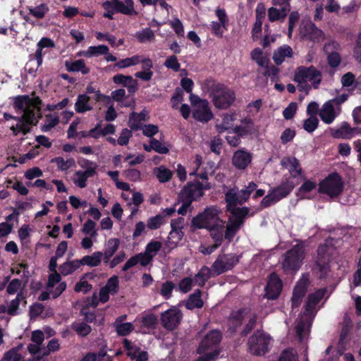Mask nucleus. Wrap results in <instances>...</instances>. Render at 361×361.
<instances>
[{"instance_id":"42","label":"nucleus","mask_w":361,"mask_h":361,"mask_svg":"<svg viewBox=\"0 0 361 361\" xmlns=\"http://www.w3.org/2000/svg\"><path fill=\"white\" fill-rule=\"evenodd\" d=\"M93 176L94 175L85 172L82 170H78L73 173L72 180L78 188H85L87 185V179Z\"/></svg>"},{"instance_id":"36","label":"nucleus","mask_w":361,"mask_h":361,"mask_svg":"<svg viewBox=\"0 0 361 361\" xmlns=\"http://www.w3.org/2000/svg\"><path fill=\"white\" fill-rule=\"evenodd\" d=\"M116 1V11L127 16H136L137 12L134 8L133 0H123Z\"/></svg>"},{"instance_id":"25","label":"nucleus","mask_w":361,"mask_h":361,"mask_svg":"<svg viewBox=\"0 0 361 361\" xmlns=\"http://www.w3.org/2000/svg\"><path fill=\"white\" fill-rule=\"evenodd\" d=\"M252 154L243 149L236 151L233 156L232 163L238 169H245L251 163Z\"/></svg>"},{"instance_id":"63","label":"nucleus","mask_w":361,"mask_h":361,"mask_svg":"<svg viewBox=\"0 0 361 361\" xmlns=\"http://www.w3.org/2000/svg\"><path fill=\"white\" fill-rule=\"evenodd\" d=\"M278 361H298V353L293 348L284 350Z\"/></svg>"},{"instance_id":"7","label":"nucleus","mask_w":361,"mask_h":361,"mask_svg":"<svg viewBox=\"0 0 361 361\" xmlns=\"http://www.w3.org/2000/svg\"><path fill=\"white\" fill-rule=\"evenodd\" d=\"M294 80L302 90L308 88V82L317 87L322 80V74L314 66H300L295 73Z\"/></svg>"},{"instance_id":"52","label":"nucleus","mask_w":361,"mask_h":361,"mask_svg":"<svg viewBox=\"0 0 361 361\" xmlns=\"http://www.w3.org/2000/svg\"><path fill=\"white\" fill-rule=\"evenodd\" d=\"M176 284L171 281H166L161 283L159 293L166 300L171 298Z\"/></svg>"},{"instance_id":"47","label":"nucleus","mask_w":361,"mask_h":361,"mask_svg":"<svg viewBox=\"0 0 361 361\" xmlns=\"http://www.w3.org/2000/svg\"><path fill=\"white\" fill-rule=\"evenodd\" d=\"M25 297L23 293H18L16 298L11 300L7 306V312L11 315H15L18 313L20 303L22 302L25 304Z\"/></svg>"},{"instance_id":"33","label":"nucleus","mask_w":361,"mask_h":361,"mask_svg":"<svg viewBox=\"0 0 361 361\" xmlns=\"http://www.w3.org/2000/svg\"><path fill=\"white\" fill-rule=\"evenodd\" d=\"M350 126L347 122H343L338 128L330 130L331 135L336 139H351Z\"/></svg>"},{"instance_id":"54","label":"nucleus","mask_w":361,"mask_h":361,"mask_svg":"<svg viewBox=\"0 0 361 361\" xmlns=\"http://www.w3.org/2000/svg\"><path fill=\"white\" fill-rule=\"evenodd\" d=\"M251 58L259 66L264 67L268 64V59L264 56L262 50L259 48H256L251 52Z\"/></svg>"},{"instance_id":"23","label":"nucleus","mask_w":361,"mask_h":361,"mask_svg":"<svg viewBox=\"0 0 361 361\" xmlns=\"http://www.w3.org/2000/svg\"><path fill=\"white\" fill-rule=\"evenodd\" d=\"M308 281V275H303L297 283L293 290L292 296L293 307H298L301 303L302 299L304 297L307 290Z\"/></svg>"},{"instance_id":"27","label":"nucleus","mask_w":361,"mask_h":361,"mask_svg":"<svg viewBox=\"0 0 361 361\" xmlns=\"http://www.w3.org/2000/svg\"><path fill=\"white\" fill-rule=\"evenodd\" d=\"M293 56V50L288 44H283L277 48L273 54V60L276 65H281L287 59H290Z\"/></svg>"},{"instance_id":"20","label":"nucleus","mask_w":361,"mask_h":361,"mask_svg":"<svg viewBox=\"0 0 361 361\" xmlns=\"http://www.w3.org/2000/svg\"><path fill=\"white\" fill-rule=\"evenodd\" d=\"M340 113L341 106H336L333 101L329 100L322 105L319 111V115L324 123L330 124L333 123Z\"/></svg>"},{"instance_id":"50","label":"nucleus","mask_w":361,"mask_h":361,"mask_svg":"<svg viewBox=\"0 0 361 361\" xmlns=\"http://www.w3.org/2000/svg\"><path fill=\"white\" fill-rule=\"evenodd\" d=\"M154 173L156 175L160 183L168 182L172 177L171 171L164 166L155 168L154 169Z\"/></svg>"},{"instance_id":"21","label":"nucleus","mask_w":361,"mask_h":361,"mask_svg":"<svg viewBox=\"0 0 361 361\" xmlns=\"http://www.w3.org/2000/svg\"><path fill=\"white\" fill-rule=\"evenodd\" d=\"M281 289L282 283L280 279L276 274H271L265 288V296L268 299H276L279 295Z\"/></svg>"},{"instance_id":"22","label":"nucleus","mask_w":361,"mask_h":361,"mask_svg":"<svg viewBox=\"0 0 361 361\" xmlns=\"http://www.w3.org/2000/svg\"><path fill=\"white\" fill-rule=\"evenodd\" d=\"M123 345L127 350V355L131 360L135 361H147L148 354L142 350L136 344L131 343L127 339H124Z\"/></svg>"},{"instance_id":"55","label":"nucleus","mask_w":361,"mask_h":361,"mask_svg":"<svg viewBox=\"0 0 361 361\" xmlns=\"http://www.w3.org/2000/svg\"><path fill=\"white\" fill-rule=\"evenodd\" d=\"M136 37L142 43L152 42L154 39V33L153 30L149 28H145L140 31L137 32Z\"/></svg>"},{"instance_id":"56","label":"nucleus","mask_w":361,"mask_h":361,"mask_svg":"<svg viewBox=\"0 0 361 361\" xmlns=\"http://www.w3.org/2000/svg\"><path fill=\"white\" fill-rule=\"evenodd\" d=\"M59 116L56 114H49L46 116L44 125L42 126L43 132H48L55 127L59 123Z\"/></svg>"},{"instance_id":"43","label":"nucleus","mask_w":361,"mask_h":361,"mask_svg":"<svg viewBox=\"0 0 361 361\" xmlns=\"http://www.w3.org/2000/svg\"><path fill=\"white\" fill-rule=\"evenodd\" d=\"M252 127L253 125L251 119L245 118L241 120L239 126H236L234 128L233 133L243 137L251 133Z\"/></svg>"},{"instance_id":"39","label":"nucleus","mask_w":361,"mask_h":361,"mask_svg":"<svg viewBox=\"0 0 361 361\" xmlns=\"http://www.w3.org/2000/svg\"><path fill=\"white\" fill-rule=\"evenodd\" d=\"M289 11L286 6L285 8L272 6L268 10L269 20L271 22L282 21Z\"/></svg>"},{"instance_id":"8","label":"nucleus","mask_w":361,"mask_h":361,"mask_svg":"<svg viewBox=\"0 0 361 361\" xmlns=\"http://www.w3.org/2000/svg\"><path fill=\"white\" fill-rule=\"evenodd\" d=\"M212 97L214 106L218 109H227L235 101L234 92L221 84L212 87Z\"/></svg>"},{"instance_id":"46","label":"nucleus","mask_w":361,"mask_h":361,"mask_svg":"<svg viewBox=\"0 0 361 361\" xmlns=\"http://www.w3.org/2000/svg\"><path fill=\"white\" fill-rule=\"evenodd\" d=\"M67 70L71 72L80 71L83 74L89 73V68L85 66V61L82 59H78L73 62L66 63Z\"/></svg>"},{"instance_id":"44","label":"nucleus","mask_w":361,"mask_h":361,"mask_svg":"<svg viewBox=\"0 0 361 361\" xmlns=\"http://www.w3.org/2000/svg\"><path fill=\"white\" fill-rule=\"evenodd\" d=\"M147 113L142 111L140 114L132 113L129 118V126L133 130L141 128L142 122L145 121Z\"/></svg>"},{"instance_id":"15","label":"nucleus","mask_w":361,"mask_h":361,"mask_svg":"<svg viewBox=\"0 0 361 361\" xmlns=\"http://www.w3.org/2000/svg\"><path fill=\"white\" fill-rule=\"evenodd\" d=\"M249 311L243 309L238 311H233L228 321V330L231 333L235 331L236 328L241 325L242 322L246 319H249L248 323L246 324L245 334H247L255 325L256 316H248Z\"/></svg>"},{"instance_id":"29","label":"nucleus","mask_w":361,"mask_h":361,"mask_svg":"<svg viewBox=\"0 0 361 361\" xmlns=\"http://www.w3.org/2000/svg\"><path fill=\"white\" fill-rule=\"evenodd\" d=\"M37 50L35 54V58L37 61V67L42 63V58L45 52H43L44 48H52L55 47V44L52 39L48 37H42L37 44Z\"/></svg>"},{"instance_id":"3","label":"nucleus","mask_w":361,"mask_h":361,"mask_svg":"<svg viewBox=\"0 0 361 361\" xmlns=\"http://www.w3.org/2000/svg\"><path fill=\"white\" fill-rule=\"evenodd\" d=\"M332 242V238L326 239L325 243L318 247L317 255L312 269L313 274L318 278H325L330 271L329 262L333 250Z\"/></svg>"},{"instance_id":"62","label":"nucleus","mask_w":361,"mask_h":361,"mask_svg":"<svg viewBox=\"0 0 361 361\" xmlns=\"http://www.w3.org/2000/svg\"><path fill=\"white\" fill-rule=\"evenodd\" d=\"M165 223V219L163 215H156L151 217L147 220V226L151 230L159 228L161 225Z\"/></svg>"},{"instance_id":"48","label":"nucleus","mask_w":361,"mask_h":361,"mask_svg":"<svg viewBox=\"0 0 361 361\" xmlns=\"http://www.w3.org/2000/svg\"><path fill=\"white\" fill-rule=\"evenodd\" d=\"M81 266L80 260L66 262L60 266L59 270L63 275H69L79 269Z\"/></svg>"},{"instance_id":"24","label":"nucleus","mask_w":361,"mask_h":361,"mask_svg":"<svg viewBox=\"0 0 361 361\" xmlns=\"http://www.w3.org/2000/svg\"><path fill=\"white\" fill-rule=\"evenodd\" d=\"M44 340V333L41 330H35L32 332V343L27 345L28 352L34 355H40L43 350L42 343Z\"/></svg>"},{"instance_id":"58","label":"nucleus","mask_w":361,"mask_h":361,"mask_svg":"<svg viewBox=\"0 0 361 361\" xmlns=\"http://www.w3.org/2000/svg\"><path fill=\"white\" fill-rule=\"evenodd\" d=\"M78 163L80 167L84 169L83 171L94 176L96 174L98 165L95 162L83 159L79 161Z\"/></svg>"},{"instance_id":"59","label":"nucleus","mask_w":361,"mask_h":361,"mask_svg":"<svg viewBox=\"0 0 361 361\" xmlns=\"http://www.w3.org/2000/svg\"><path fill=\"white\" fill-rule=\"evenodd\" d=\"M224 226L219 228L208 229L210 232L212 238L214 241V245L219 247L221 245L224 238Z\"/></svg>"},{"instance_id":"16","label":"nucleus","mask_w":361,"mask_h":361,"mask_svg":"<svg viewBox=\"0 0 361 361\" xmlns=\"http://www.w3.org/2000/svg\"><path fill=\"white\" fill-rule=\"evenodd\" d=\"M210 188L207 182L200 183L198 181L188 183L179 194L180 200H187L188 202H192L202 197L204 190Z\"/></svg>"},{"instance_id":"1","label":"nucleus","mask_w":361,"mask_h":361,"mask_svg":"<svg viewBox=\"0 0 361 361\" xmlns=\"http://www.w3.org/2000/svg\"><path fill=\"white\" fill-rule=\"evenodd\" d=\"M39 101L30 98L27 95L19 96L14 99V106L22 114L20 117H14L4 113L5 120L13 119L16 123H11V130L15 135L22 133L23 135L28 133L32 126L37 123L40 117Z\"/></svg>"},{"instance_id":"28","label":"nucleus","mask_w":361,"mask_h":361,"mask_svg":"<svg viewBox=\"0 0 361 361\" xmlns=\"http://www.w3.org/2000/svg\"><path fill=\"white\" fill-rule=\"evenodd\" d=\"M242 193L240 191L237 190L235 188L229 190L226 194V200L227 202L228 210L232 213L233 208H237V204H242L245 202V200H241Z\"/></svg>"},{"instance_id":"53","label":"nucleus","mask_w":361,"mask_h":361,"mask_svg":"<svg viewBox=\"0 0 361 361\" xmlns=\"http://www.w3.org/2000/svg\"><path fill=\"white\" fill-rule=\"evenodd\" d=\"M82 232L87 235L97 238L98 233L96 229V223L92 219H87L83 224Z\"/></svg>"},{"instance_id":"2","label":"nucleus","mask_w":361,"mask_h":361,"mask_svg":"<svg viewBox=\"0 0 361 361\" xmlns=\"http://www.w3.org/2000/svg\"><path fill=\"white\" fill-rule=\"evenodd\" d=\"M325 289H319L310 294L307 300L305 311L296 322V336L300 343L306 342L310 333L311 322L317 311V305L324 295Z\"/></svg>"},{"instance_id":"10","label":"nucleus","mask_w":361,"mask_h":361,"mask_svg":"<svg viewBox=\"0 0 361 361\" xmlns=\"http://www.w3.org/2000/svg\"><path fill=\"white\" fill-rule=\"evenodd\" d=\"M343 189V183L341 176L333 173L329 174L319 183L318 191L331 197H337Z\"/></svg>"},{"instance_id":"14","label":"nucleus","mask_w":361,"mask_h":361,"mask_svg":"<svg viewBox=\"0 0 361 361\" xmlns=\"http://www.w3.org/2000/svg\"><path fill=\"white\" fill-rule=\"evenodd\" d=\"M59 274L52 273L49 276L46 291L42 292L39 296L40 300H46L50 298H56L66 289V284L61 281Z\"/></svg>"},{"instance_id":"4","label":"nucleus","mask_w":361,"mask_h":361,"mask_svg":"<svg viewBox=\"0 0 361 361\" xmlns=\"http://www.w3.org/2000/svg\"><path fill=\"white\" fill-rule=\"evenodd\" d=\"M221 340V334L217 330L208 333L201 341L197 349L199 354H202L197 361H211L218 356L219 351L216 348Z\"/></svg>"},{"instance_id":"41","label":"nucleus","mask_w":361,"mask_h":361,"mask_svg":"<svg viewBox=\"0 0 361 361\" xmlns=\"http://www.w3.org/2000/svg\"><path fill=\"white\" fill-rule=\"evenodd\" d=\"M103 257V252L97 251L91 255L84 256L80 260L81 265H87L90 267H97L100 264Z\"/></svg>"},{"instance_id":"35","label":"nucleus","mask_w":361,"mask_h":361,"mask_svg":"<svg viewBox=\"0 0 361 361\" xmlns=\"http://www.w3.org/2000/svg\"><path fill=\"white\" fill-rule=\"evenodd\" d=\"M109 48L106 45L90 46L85 51H79L77 55L78 56H84L91 58L93 56H99L100 55L107 54Z\"/></svg>"},{"instance_id":"13","label":"nucleus","mask_w":361,"mask_h":361,"mask_svg":"<svg viewBox=\"0 0 361 361\" xmlns=\"http://www.w3.org/2000/svg\"><path fill=\"white\" fill-rule=\"evenodd\" d=\"M293 188L294 184L292 182H284L278 187L270 190L268 194L262 199L261 204L264 207H269L286 197Z\"/></svg>"},{"instance_id":"9","label":"nucleus","mask_w":361,"mask_h":361,"mask_svg":"<svg viewBox=\"0 0 361 361\" xmlns=\"http://www.w3.org/2000/svg\"><path fill=\"white\" fill-rule=\"evenodd\" d=\"M190 102L192 108V116L196 121L207 123L212 118L213 114L206 99L190 94Z\"/></svg>"},{"instance_id":"6","label":"nucleus","mask_w":361,"mask_h":361,"mask_svg":"<svg viewBox=\"0 0 361 361\" xmlns=\"http://www.w3.org/2000/svg\"><path fill=\"white\" fill-rule=\"evenodd\" d=\"M305 257V245L298 243L284 254L282 267L286 271H296L302 266Z\"/></svg>"},{"instance_id":"12","label":"nucleus","mask_w":361,"mask_h":361,"mask_svg":"<svg viewBox=\"0 0 361 361\" xmlns=\"http://www.w3.org/2000/svg\"><path fill=\"white\" fill-rule=\"evenodd\" d=\"M271 337L262 331H256L248 341V349L250 353L263 355L269 350Z\"/></svg>"},{"instance_id":"37","label":"nucleus","mask_w":361,"mask_h":361,"mask_svg":"<svg viewBox=\"0 0 361 361\" xmlns=\"http://www.w3.org/2000/svg\"><path fill=\"white\" fill-rule=\"evenodd\" d=\"M153 67L152 61L147 58L142 63V71L135 73V76L144 81H149L153 76L152 68Z\"/></svg>"},{"instance_id":"26","label":"nucleus","mask_w":361,"mask_h":361,"mask_svg":"<svg viewBox=\"0 0 361 361\" xmlns=\"http://www.w3.org/2000/svg\"><path fill=\"white\" fill-rule=\"evenodd\" d=\"M255 23L252 27V37L257 39L262 32V23L265 17V7L262 4H258L255 11Z\"/></svg>"},{"instance_id":"40","label":"nucleus","mask_w":361,"mask_h":361,"mask_svg":"<svg viewBox=\"0 0 361 361\" xmlns=\"http://www.w3.org/2000/svg\"><path fill=\"white\" fill-rule=\"evenodd\" d=\"M201 295L202 292L200 289L196 290L191 294L185 302L186 308L190 310L202 308L204 305V302L201 298Z\"/></svg>"},{"instance_id":"34","label":"nucleus","mask_w":361,"mask_h":361,"mask_svg":"<svg viewBox=\"0 0 361 361\" xmlns=\"http://www.w3.org/2000/svg\"><path fill=\"white\" fill-rule=\"evenodd\" d=\"M317 184L315 181L307 180L299 188L297 196L300 199H310L312 192L317 189Z\"/></svg>"},{"instance_id":"60","label":"nucleus","mask_w":361,"mask_h":361,"mask_svg":"<svg viewBox=\"0 0 361 361\" xmlns=\"http://www.w3.org/2000/svg\"><path fill=\"white\" fill-rule=\"evenodd\" d=\"M23 288V285L22 281L20 279H14L9 282L6 288V292L9 295L18 294V293H23L21 291Z\"/></svg>"},{"instance_id":"57","label":"nucleus","mask_w":361,"mask_h":361,"mask_svg":"<svg viewBox=\"0 0 361 361\" xmlns=\"http://www.w3.org/2000/svg\"><path fill=\"white\" fill-rule=\"evenodd\" d=\"M162 247V243L160 241L152 240L145 247V252L152 259Z\"/></svg>"},{"instance_id":"18","label":"nucleus","mask_w":361,"mask_h":361,"mask_svg":"<svg viewBox=\"0 0 361 361\" xmlns=\"http://www.w3.org/2000/svg\"><path fill=\"white\" fill-rule=\"evenodd\" d=\"M300 35L303 40L320 42L324 40L323 32L310 20H304L300 26Z\"/></svg>"},{"instance_id":"31","label":"nucleus","mask_w":361,"mask_h":361,"mask_svg":"<svg viewBox=\"0 0 361 361\" xmlns=\"http://www.w3.org/2000/svg\"><path fill=\"white\" fill-rule=\"evenodd\" d=\"M92 109L93 106L90 103V98L88 95L80 94L77 97L75 103V110L77 113L83 114Z\"/></svg>"},{"instance_id":"32","label":"nucleus","mask_w":361,"mask_h":361,"mask_svg":"<svg viewBox=\"0 0 361 361\" xmlns=\"http://www.w3.org/2000/svg\"><path fill=\"white\" fill-rule=\"evenodd\" d=\"M281 165L288 169L292 176L296 177L301 174L302 169L299 161L293 157H284L281 160Z\"/></svg>"},{"instance_id":"61","label":"nucleus","mask_w":361,"mask_h":361,"mask_svg":"<svg viewBox=\"0 0 361 361\" xmlns=\"http://www.w3.org/2000/svg\"><path fill=\"white\" fill-rule=\"evenodd\" d=\"M22 345H19L17 348H13L6 352L1 361H20L21 359V355L18 353Z\"/></svg>"},{"instance_id":"38","label":"nucleus","mask_w":361,"mask_h":361,"mask_svg":"<svg viewBox=\"0 0 361 361\" xmlns=\"http://www.w3.org/2000/svg\"><path fill=\"white\" fill-rule=\"evenodd\" d=\"M147 58L142 55H134L131 57L121 59L115 64V67L118 68H126L131 66H136L139 63H142Z\"/></svg>"},{"instance_id":"11","label":"nucleus","mask_w":361,"mask_h":361,"mask_svg":"<svg viewBox=\"0 0 361 361\" xmlns=\"http://www.w3.org/2000/svg\"><path fill=\"white\" fill-rule=\"evenodd\" d=\"M231 214L225 231V238L229 242L243 225L244 219L248 214V209L246 207L233 208Z\"/></svg>"},{"instance_id":"49","label":"nucleus","mask_w":361,"mask_h":361,"mask_svg":"<svg viewBox=\"0 0 361 361\" xmlns=\"http://www.w3.org/2000/svg\"><path fill=\"white\" fill-rule=\"evenodd\" d=\"M184 233L183 231H176L171 230L166 245L170 250L175 248L178 244L180 242L183 237Z\"/></svg>"},{"instance_id":"51","label":"nucleus","mask_w":361,"mask_h":361,"mask_svg":"<svg viewBox=\"0 0 361 361\" xmlns=\"http://www.w3.org/2000/svg\"><path fill=\"white\" fill-rule=\"evenodd\" d=\"M210 276V269L207 267L202 268L192 279L195 285L202 286Z\"/></svg>"},{"instance_id":"64","label":"nucleus","mask_w":361,"mask_h":361,"mask_svg":"<svg viewBox=\"0 0 361 361\" xmlns=\"http://www.w3.org/2000/svg\"><path fill=\"white\" fill-rule=\"evenodd\" d=\"M226 25L216 21H212L211 23V30L212 33L216 37H221L224 32L227 30Z\"/></svg>"},{"instance_id":"17","label":"nucleus","mask_w":361,"mask_h":361,"mask_svg":"<svg viewBox=\"0 0 361 361\" xmlns=\"http://www.w3.org/2000/svg\"><path fill=\"white\" fill-rule=\"evenodd\" d=\"M239 261V256L235 254L219 255L212 266V271L217 275L231 269Z\"/></svg>"},{"instance_id":"5","label":"nucleus","mask_w":361,"mask_h":361,"mask_svg":"<svg viewBox=\"0 0 361 361\" xmlns=\"http://www.w3.org/2000/svg\"><path fill=\"white\" fill-rule=\"evenodd\" d=\"M220 211L215 207H207L204 211L192 219V226L195 228L212 229L224 224L219 216Z\"/></svg>"},{"instance_id":"45","label":"nucleus","mask_w":361,"mask_h":361,"mask_svg":"<svg viewBox=\"0 0 361 361\" xmlns=\"http://www.w3.org/2000/svg\"><path fill=\"white\" fill-rule=\"evenodd\" d=\"M51 162L55 164L58 169L63 171L75 166V161L73 158L65 160L63 157H58L52 159Z\"/></svg>"},{"instance_id":"19","label":"nucleus","mask_w":361,"mask_h":361,"mask_svg":"<svg viewBox=\"0 0 361 361\" xmlns=\"http://www.w3.org/2000/svg\"><path fill=\"white\" fill-rule=\"evenodd\" d=\"M182 319V313L177 307H173L164 312L161 315L163 326L168 330L174 329Z\"/></svg>"},{"instance_id":"30","label":"nucleus","mask_w":361,"mask_h":361,"mask_svg":"<svg viewBox=\"0 0 361 361\" xmlns=\"http://www.w3.org/2000/svg\"><path fill=\"white\" fill-rule=\"evenodd\" d=\"M238 114L233 113L232 114L224 115L222 121L216 124V128L219 133L225 131H232L234 130V121L237 120Z\"/></svg>"}]
</instances>
